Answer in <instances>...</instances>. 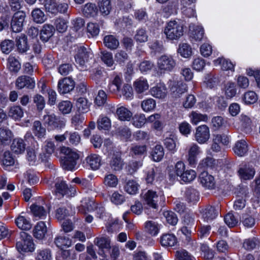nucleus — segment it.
Masks as SVG:
<instances>
[{
  "mask_svg": "<svg viewBox=\"0 0 260 260\" xmlns=\"http://www.w3.org/2000/svg\"><path fill=\"white\" fill-rule=\"evenodd\" d=\"M260 240L257 237H252L244 240L243 247L247 250L256 248L259 246Z\"/></svg>",
  "mask_w": 260,
  "mask_h": 260,
  "instance_id": "obj_31",
  "label": "nucleus"
},
{
  "mask_svg": "<svg viewBox=\"0 0 260 260\" xmlns=\"http://www.w3.org/2000/svg\"><path fill=\"white\" fill-rule=\"evenodd\" d=\"M98 127L99 129L109 130L111 127V121L107 117L100 118L97 122Z\"/></svg>",
  "mask_w": 260,
  "mask_h": 260,
  "instance_id": "obj_60",
  "label": "nucleus"
},
{
  "mask_svg": "<svg viewBox=\"0 0 260 260\" xmlns=\"http://www.w3.org/2000/svg\"><path fill=\"white\" fill-rule=\"evenodd\" d=\"M233 150L235 153L239 156H244L248 151V146L245 140H242L236 142Z\"/></svg>",
  "mask_w": 260,
  "mask_h": 260,
  "instance_id": "obj_27",
  "label": "nucleus"
},
{
  "mask_svg": "<svg viewBox=\"0 0 260 260\" xmlns=\"http://www.w3.org/2000/svg\"><path fill=\"white\" fill-rule=\"evenodd\" d=\"M20 241L17 242L16 247L19 252H32L35 249V245L32 237L25 232L19 233Z\"/></svg>",
  "mask_w": 260,
  "mask_h": 260,
  "instance_id": "obj_4",
  "label": "nucleus"
},
{
  "mask_svg": "<svg viewBox=\"0 0 260 260\" xmlns=\"http://www.w3.org/2000/svg\"><path fill=\"white\" fill-rule=\"evenodd\" d=\"M51 258V251L49 249H43L38 250L36 256L37 260H50Z\"/></svg>",
  "mask_w": 260,
  "mask_h": 260,
  "instance_id": "obj_63",
  "label": "nucleus"
},
{
  "mask_svg": "<svg viewBox=\"0 0 260 260\" xmlns=\"http://www.w3.org/2000/svg\"><path fill=\"white\" fill-rule=\"evenodd\" d=\"M8 115L15 120H19L23 116V109L20 106H14L10 108Z\"/></svg>",
  "mask_w": 260,
  "mask_h": 260,
  "instance_id": "obj_35",
  "label": "nucleus"
},
{
  "mask_svg": "<svg viewBox=\"0 0 260 260\" xmlns=\"http://www.w3.org/2000/svg\"><path fill=\"white\" fill-rule=\"evenodd\" d=\"M33 102L36 104L37 110L39 112L42 111L45 106V101L43 96L37 94L33 97Z\"/></svg>",
  "mask_w": 260,
  "mask_h": 260,
  "instance_id": "obj_59",
  "label": "nucleus"
},
{
  "mask_svg": "<svg viewBox=\"0 0 260 260\" xmlns=\"http://www.w3.org/2000/svg\"><path fill=\"white\" fill-rule=\"evenodd\" d=\"M201 213L204 220L208 222L217 217L218 209H216L214 206L209 205L202 209Z\"/></svg>",
  "mask_w": 260,
  "mask_h": 260,
  "instance_id": "obj_15",
  "label": "nucleus"
},
{
  "mask_svg": "<svg viewBox=\"0 0 260 260\" xmlns=\"http://www.w3.org/2000/svg\"><path fill=\"white\" fill-rule=\"evenodd\" d=\"M213 143L211 146V149L216 152H219L220 150L221 147L219 143H222L223 145H227L229 143V138L224 135H213Z\"/></svg>",
  "mask_w": 260,
  "mask_h": 260,
  "instance_id": "obj_13",
  "label": "nucleus"
},
{
  "mask_svg": "<svg viewBox=\"0 0 260 260\" xmlns=\"http://www.w3.org/2000/svg\"><path fill=\"white\" fill-rule=\"evenodd\" d=\"M215 64H220L223 70H234V65L231 61L222 58H219L214 60Z\"/></svg>",
  "mask_w": 260,
  "mask_h": 260,
  "instance_id": "obj_53",
  "label": "nucleus"
},
{
  "mask_svg": "<svg viewBox=\"0 0 260 260\" xmlns=\"http://www.w3.org/2000/svg\"><path fill=\"white\" fill-rule=\"evenodd\" d=\"M47 232V226L44 221H40L37 223L33 230V235L35 238L42 240Z\"/></svg>",
  "mask_w": 260,
  "mask_h": 260,
  "instance_id": "obj_21",
  "label": "nucleus"
},
{
  "mask_svg": "<svg viewBox=\"0 0 260 260\" xmlns=\"http://www.w3.org/2000/svg\"><path fill=\"white\" fill-rule=\"evenodd\" d=\"M175 256L177 260H194V257L184 249L177 251Z\"/></svg>",
  "mask_w": 260,
  "mask_h": 260,
  "instance_id": "obj_64",
  "label": "nucleus"
},
{
  "mask_svg": "<svg viewBox=\"0 0 260 260\" xmlns=\"http://www.w3.org/2000/svg\"><path fill=\"white\" fill-rule=\"evenodd\" d=\"M175 66V61L170 55H163L158 59L157 67L161 72H170Z\"/></svg>",
  "mask_w": 260,
  "mask_h": 260,
  "instance_id": "obj_7",
  "label": "nucleus"
},
{
  "mask_svg": "<svg viewBox=\"0 0 260 260\" xmlns=\"http://www.w3.org/2000/svg\"><path fill=\"white\" fill-rule=\"evenodd\" d=\"M54 193L60 198L64 196L74 197L76 194V189L74 186L68 185L64 180L58 178L55 183Z\"/></svg>",
  "mask_w": 260,
  "mask_h": 260,
  "instance_id": "obj_3",
  "label": "nucleus"
},
{
  "mask_svg": "<svg viewBox=\"0 0 260 260\" xmlns=\"http://www.w3.org/2000/svg\"><path fill=\"white\" fill-rule=\"evenodd\" d=\"M104 43L107 48L111 50H114L119 45L118 40L113 35H108L104 38Z\"/></svg>",
  "mask_w": 260,
  "mask_h": 260,
  "instance_id": "obj_33",
  "label": "nucleus"
},
{
  "mask_svg": "<svg viewBox=\"0 0 260 260\" xmlns=\"http://www.w3.org/2000/svg\"><path fill=\"white\" fill-rule=\"evenodd\" d=\"M54 243L58 248L63 249L71 246L72 240L65 236H59L55 238Z\"/></svg>",
  "mask_w": 260,
  "mask_h": 260,
  "instance_id": "obj_26",
  "label": "nucleus"
},
{
  "mask_svg": "<svg viewBox=\"0 0 260 260\" xmlns=\"http://www.w3.org/2000/svg\"><path fill=\"white\" fill-rule=\"evenodd\" d=\"M86 208L88 211H93L95 212L99 218H101L103 217L105 211L104 207L96 206L93 201H89L87 204Z\"/></svg>",
  "mask_w": 260,
  "mask_h": 260,
  "instance_id": "obj_40",
  "label": "nucleus"
},
{
  "mask_svg": "<svg viewBox=\"0 0 260 260\" xmlns=\"http://www.w3.org/2000/svg\"><path fill=\"white\" fill-rule=\"evenodd\" d=\"M178 52L182 56L185 58L191 56L192 53L190 46L186 43L180 44L178 49Z\"/></svg>",
  "mask_w": 260,
  "mask_h": 260,
  "instance_id": "obj_51",
  "label": "nucleus"
},
{
  "mask_svg": "<svg viewBox=\"0 0 260 260\" xmlns=\"http://www.w3.org/2000/svg\"><path fill=\"white\" fill-rule=\"evenodd\" d=\"M74 47L76 52L74 55L75 61L80 66L83 67L89 58H92L91 51L89 48L82 45L75 46Z\"/></svg>",
  "mask_w": 260,
  "mask_h": 260,
  "instance_id": "obj_5",
  "label": "nucleus"
},
{
  "mask_svg": "<svg viewBox=\"0 0 260 260\" xmlns=\"http://www.w3.org/2000/svg\"><path fill=\"white\" fill-rule=\"evenodd\" d=\"M61 152L64 155L61 160L62 167L64 170H73L77 164L78 154L71 148L66 147L61 148Z\"/></svg>",
  "mask_w": 260,
  "mask_h": 260,
  "instance_id": "obj_1",
  "label": "nucleus"
},
{
  "mask_svg": "<svg viewBox=\"0 0 260 260\" xmlns=\"http://www.w3.org/2000/svg\"><path fill=\"white\" fill-rule=\"evenodd\" d=\"M185 197L186 200L188 203H191L192 204L197 202L200 199L198 191L193 188H188L186 190Z\"/></svg>",
  "mask_w": 260,
  "mask_h": 260,
  "instance_id": "obj_30",
  "label": "nucleus"
},
{
  "mask_svg": "<svg viewBox=\"0 0 260 260\" xmlns=\"http://www.w3.org/2000/svg\"><path fill=\"white\" fill-rule=\"evenodd\" d=\"M118 180L117 177L113 174H108L105 177L104 183L110 187H115L118 184Z\"/></svg>",
  "mask_w": 260,
  "mask_h": 260,
  "instance_id": "obj_57",
  "label": "nucleus"
},
{
  "mask_svg": "<svg viewBox=\"0 0 260 260\" xmlns=\"http://www.w3.org/2000/svg\"><path fill=\"white\" fill-rule=\"evenodd\" d=\"M76 105L79 112L85 113L89 110L90 104L87 100L84 98H79L76 100Z\"/></svg>",
  "mask_w": 260,
  "mask_h": 260,
  "instance_id": "obj_37",
  "label": "nucleus"
},
{
  "mask_svg": "<svg viewBox=\"0 0 260 260\" xmlns=\"http://www.w3.org/2000/svg\"><path fill=\"white\" fill-rule=\"evenodd\" d=\"M200 147L196 144L190 146L187 152V159L189 165L193 166L197 164V156L200 153Z\"/></svg>",
  "mask_w": 260,
  "mask_h": 260,
  "instance_id": "obj_14",
  "label": "nucleus"
},
{
  "mask_svg": "<svg viewBox=\"0 0 260 260\" xmlns=\"http://www.w3.org/2000/svg\"><path fill=\"white\" fill-rule=\"evenodd\" d=\"M138 184L134 180L128 181L124 186V190L130 194H135L138 190Z\"/></svg>",
  "mask_w": 260,
  "mask_h": 260,
  "instance_id": "obj_50",
  "label": "nucleus"
},
{
  "mask_svg": "<svg viewBox=\"0 0 260 260\" xmlns=\"http://www.w3.org/2000/svg\"><path fill=\"white\" fill-rule=\"evenodd\" d=\"M200 182L205 187L213 189L215 185L213 176L209 174L207 172H203L200 175Z\"/></svg>",
  "mask_w": 260,
  "mask_h": 260,
  "instance_id": "obj_16",
  "label": "nucleus"
},
{
  "mask_svg": "<svg viewBox=\"0 0 260 260\" xmlns=\"http://www.w3.org/2000/svg\"><path fill=\"white\" fill-rule=\"evenodd\" d=\"M26 159L29 164L31 166L35 165L37 161V153L32 148H28L26 149Z\"/></svg>",
  "mask_w": 260,
  "mask_h": 260,
  "instance_id": "obj_52",
  "label": "nucleus"
},
{
  "mask_svg": "<svg viewBox=\"0 0 260 260\" xmlns=\"http://www.w3.org/2000/svg\"><path fill=\"white\" fill-rule=\"evenodd\" d=\"M142 198L144 203L153 208L156 209L158 207L160 197L156 191L152 190H148L143 191L141 194Z\"/></svg>",
  "mask_w": 260,
  "mask_h": 260,
  "instance_id": "obj_8",
  "label": "nucleus"
},
{
  "mask_svg": "<svg viewBox=\"0 0 260 260\" xmlns=\"http://www.w3.org/2000/svg\"><path fill=\"white\" fill-rule=\"evenodd\" d=\"M160 242L162 246L172 247L176 244L177 239L173 234H166L161 236Z\"/></svg>",
  "mask_w": 260,
  "mask_h": 260,
  "instance_id": "obj_29",
  "label": "nucleus"
},
{
  "mask_svg": "<svg viewBox=\"0 0 260 260\" xmlns=\"http://www.w3.org/2000/svg\"><path fill=\"white\" fill-rule=\"evenodd\" d=\"M17 226L22 230H29L31 228L30 221L24 216H19L15 220Z\"/></svg>",
  "mask_w": 260,
  "mask_h": 260,
  "instance_id": "obj_41",
  "label": "nucleus"
},
{
  "mask_svg": "<svg viewBox=\"0 0 260 260\" xmlns=\"http://www.w3.org/2000/svg\"><path fill=\"white\" fill-rule=\"evenodd\" d=\"M224 219L225 223L230 228H233L236 226L239 222L238 218L235 217L233 213L231 212L228 213L225 216Z\"/></svg>",
  "mask_w": 260,
  "mask_h": 260,
  "instance_id": "obj_62",
  "label": "nucleus"
},
{
  "mask_svg": "<svg viewBox=\"0 0 260 260\" xmlns=\"http://www.w3.org/2000/svg\"><path fill=\"white\" fill-rule=\"evenodd\" d=\"M25 17V13L23 11H18L14 14L11 22V27L13 32L21 31Z\"/></svg>",
  "mask_w": 260,
  "mask_h": 260,
  "instance_id": "obj_9",
  "label": "nucleus"
},
{
  "mask_svg": "<svg viewBox=\"0 0 260 260\" xmlns=\"http://www.w3.org/2000/svg\"><path fill=\"white\" fill-rule=\"evenodd\" d=\"M32 131L34 134L39 138L43 137L46 134V128L44 127L40 121L34 122Z\"/></svg>",
  "mask_w": 260,
  "mask_h": 260,
  "instance_id": "obj_46",
  "label": "nucleus"
},
{
  "mask_svg": "<svg viewBox=\"0 0 260 260\" xmlns=\"http://www.w3.org/2000/svg\"><path fill=\"white\" fill-rule=\"evenodd\" d=\"M216 165V160L212 157H207L203 159L199 165L200 168H213Z\"/></svg>",
  "mask_w": 260,
  "mask_h": 260,
  "instance_id": "obj_61",
  "label": "nucleus"
},
{
  "mask_svg": "<svg viewBox=\"0 0 260 260\" xmlns=\"http://www.w3.org/2000/svg\"><path fill=\"white\" fill-rule=\"evenodd\" d=\"M151 94L158 99L164 98L167 94V89L163 84H159L152 87L150 90Z\"/></svg>",
  "mask_w": 260,
  "mask_h": 260,
  "instance_id": "obj_28",
  "label": "nucleus"
},
{
  "mask_svg": "<svg viewBox=\"0 0 260 260\" xmlns=\"http://www.w3.org/2000/svg\"><path fill=\"white\" fill-rule=\"evenodd\" d=\"M176 137L172 134H170L164 140V144L165 147L170 151L174 152L176 151Z\"/></svg>",
  "mask_w": 260,
  "mask_h": 260,
  "instance_id": "obj_44",
  "label": "nucleus"
},
{
  "mask_svg": "<svg viewBox=\"0 0 260 260\" xmlns=\"http://www.w3.org/2000/svg\"><path fill=\"white\" fill-rule=\"evenodd\" d=\"M210 137V129L208 126L204 124L197 127L194 137L199 144H203L207 143Z\"/></svg>",
  "mask_w": 260,
  "mask_h": 260,
  "instance_id": "obj_11",
  "label": "nucleus"
},
{
  "mask_svg": "<svg viewBox=\"0 0 260 260\" xmlns=\"http://www.w3.org/2000/svg\"><path fill=\"white\" fill-rule=\"evenodd\" d=\"M8 63V68L11 72L17 73L21 68V64L15 57H9Z\"/></svg>",
  "mask_w": 260,
  "mask_h": 260,
  "instance_id": "obj_54",
  "label": "nucleus"
},
{
  "mask_svg": "<svg viewBox=\"0 0 260 260\" xmlns=\"http://www.w3.org/2000/svg\"><path fill=\"white\" fill-rule=\"evenodd\" d=\"M240 177L243 180H250L253 178L255 174V170L252 167L244 166L238 171Z\"/></svg>",
  "mask_w": 260,
  "mask_h": 260,
  "instance_id": "obj_25",
  "label": "nucleus"
},
{
  "mask_svg": "<svg viewBox=\"0 0 260 260\" xmlns=\"http://www.w3.org/2000/svg\"><path fill=\"white\" fill-rule=\"evenodd\" d=\"M11 150L16 154H20L24 152L25 144L21 139H15L11 145Z\"/></svg>",
  "mask_w": 260,
  "mask_h": 260,
  "instance_id": "obj_34",
  "label": "nucleus"
},
{
  "mask_svg": "<svg viewBox=\"0 0 260 260\" xmlns=\"http://www.w3.org/2000/svg\"><path fill=\"white\" fill-rule=\"evenodd\" d=\"M14 47V41L10 40H5L1 44V48L2 52L7 54L11 52Z\"/></svg>",
  "mask_w": 260,
  "mask_h": 260,
  "instance_id": "obj_58",
  "label": "nucleus"
},
{
  "mask_svg": "<svg viewBox=\"0 0 260 260\" xmlns=\"http://www.w3.org/2000/svg\"><path fill=\"white\" fill-rule=\"evenodd\" d=\"M124 165V162L121 159V155L118 152L114 153L110 162V166L113 171L121 170Z\"/></svg>",
  "mask_w": 260,
  "mask_h": 260,
  "instance_id": "obj_23",
  "label": "nucleus"
},
{
  "mask_svg": "<svg viewBox=\"0 0 260 260\" xmlns=\"http://www.w3.org/2000/svg\"><path fill=\"white\" fill-rule=\"evenodd\" d=\"M225 95L227 99H231L237 93V89L234 83L228 82L224 87Z\"/></svg>",
  "mask_w": 260,
  "mask_h": 260,
  "instance_id": "obj_45",
  "label": "nucleus"
},
{
  "mask_svg": "<svg viewBox=\"0 0 260 260\" xmlns=\"http://www.w3.org/2000/svg\"><path fill=\"white\" fill-rule=\"evenodd\" d=\"M151 155L155 161H160L164 156L163 147L160 145H156L152 152Z\"/></svg>",
  "mask_w": 260,
  "mask_h": 260,
  "instance_id": "obj_48",
  "label": "nucleus"
},
{
  "mask_svg": "<svg viewBox=\"0 0 260 260\" xmlns=\"http://www.w3.org/2000/svg\"><path fill=\"white\" fill-rule=\"evenodd\" d=\"M16 45L17 50L20 53L26 52L29 48V46L27 44V37L22 34L16 38Z\"/></svg>",
  "mask_w": 260,
  "mask_h": 260,
  "instance_id": "obj_20",
  "label": "nucleus"
},
{
  "mask_svg": "<svg viewBox=\"0 0 260 260\" xmlns=\"http://www.w3.org/2000/svg\"><path fill=\"white\" fill-rule=\"evenodd\" d=\"M145 229L146 231L152 236L157 235L159 231L158 224L153 221H147L145 223Z\"/></svg>",
  "mask_w": 260,
  "mask_h": 260,
  "instance_id": "obj_56",
  "label": "nucleus"
},
{
  "mask_svg": "<svg viewBox=\"0 0 260 260\" xmlns=\"http://www.w3.org/2000/svg\"><path fill=\"white\" fill-rule=\"evenodd\" d=\"M116 112L118 119L121 121H128L132 116V112L123 106L118 108Z\"/></svg>",
  "mask_w": 260,
  "mask_h": 260,
  "instance_id": "obj_36",
  "label": "nucleus"
},
{
  "mask_svg": "<svg viewBox=\"0 0 260 260\" xmlns=\"http://www.w3.org/2000/svg\"><path fill=\"white\" fill-rule=\"evenodd\" d=\"M35 79L26 75H22L18 77L15 81L16 87L18 89H22L24 88L32 89L35 88Z\"/></svg>",
  "mask_w": 260,
  "mask_h": 260,
  "instance_id": "obj_12",
  "label": "nucleus"
},
{
  "mask_svg": "<svg viewBox=\"0 0 260 260\" xmlns=\"http://www.w3.org/2000/svg\"><path fill=\"white\" fill-rule=\"evenodd\" d=\"M31 16L34 21L38 23H42L46 19L44 12L39 8H36L32 11Z\"/></svg>",
  "mask_w": 260,
  "mask_h": 260,
  "instance_id": "obj_49",
  "label": "nucleus"
},
{
  "mask_svg": "<svg viewBox=\"0 0 260 260\" xmlns=\"http://www.w3.org/2000/svg\"><path fill=\"white\" fill-rule=\"evenodd\" d=\"M94 243L102 250L111 247V240L108 236L96 237L94 239Z\"/></svg>",
  "mask_w": 260,
  "mask_h": 260,
  "instance_id": "obj_32",
  "label": "nucleus"
},
{
  "mask_svg": "<svg viewBox=\"0 0 260 260\" xmlns=\"http://www.w3.org/2000/svg\"><path fill=\"white\" fill-rule=\"evenodd\" d=\"M44 123L48 129H55L63 128L66 123L64 118H59L54 114H47L43 116Z\"/></svg>",
  "mask_w": 260,
  "mask_h": 260,
  "instance_id": "obj_6",
  "label": "nucleus"
},
{
  "mask_svg": "<svg viewBox=\"0 0 260 260\" xmlns=\"http://www.w3.org/2000/svg\"><path fill=\"white\" fill-rule=\"evenodd\" d=\"M201 255L206 260L212 259L214 256V251L205 244H202L200 246Z\"/></svg>",
  "mask_w": 260,
  "mask_h": 260,
  "instance_id": "obj_38",
  "label": "nucleus"
},
{
  "mask_svg": "<svg viewBox=\"0 0 260 260\" xmlns=\"http://www.w3.org/2000/svg\"><path fill=\"white\" fill-rule=\"evenodd\" d=\"M30 210L34 216L39 218H43L47 215V211L45 208L37 204H32L30 206Z\"/></svg>",
  "mask_w": 260,
  "mask_h": 260,
  "instance_id": "obj_39",
  "label": "nucleus"
},
{
  "mask_svg": "<svg viewBox=\"0 0 260 260\" xmlns=\"http://www.w3.org/2000/svg\"><path fill=\"white\" fill-rule=\"evenodd\" d=\"M55 32V28L52 25L45 24L40 31V39L44 42H47Z\"/></svg>",
  "mask_w": 260,
  "mask_h": 260,
  "instance_id": "obj_17",
  "label": "nucleus"
},
{
  "mask_svg": "<svg viewBox=\"0 0 260 260\" xmlns=\"http://www.w3.org/2000/svg\"><path fill=\"white\" fill-rule=\"evenodd\" d=\"M189 29L190 37L195 41H200L203 39L204 32L202 26L190 24Z\"/></svg>",
  "mask_w": 260,
  "mask_h": 260,
  "instance_id": "obj_24",
  "label": "nucleus"
},
{
  "mask_svg": "<svg viewBox=\"0 0 260 260\" xmlns=\"http://www.w3.org/2000/svg\"><path fill=\"white\" fill-rule=\"evenodd\" d=\"M87 164L93 170H98L101 166V158L96 154H91L86 158Z\"/></svg>",
  "mask_w": 260,
  "mask_h": 260,
  "instance_id": "obj_22",
  "label": "nucleus"
},
{
  "mask_svg": "<svg viewBox=\"0 0 260 260\" xmlns=\"http://www.w3.org/2000/svg\"><path fill=\"white\" fill-rule=\"evenodd\" d=\"M189 118L192 123L197 124L201 121H207L208 116L206 114H202L197 111H192L189 114Z\"/></svg>",
  "mask_w": 260,
  "mask_h": 260,
  "instance_id": "obj_43",
  "label": "nucleus"
},
{
  "mask_svg": "<svg viewBox=\"0 0 260 260\" xmlns=\"http://www.w3.org/2000/svg\"><path fill=\"white\" fill-rule=\"evenodd\" d=\"M134 86L138 93L143 92L147 90L149 87L147 80L144 78H140L134 82Z\"/></svg>",
  "mask_w": 260,
  "mask_h": 260,
  "instance_id": "obj_42",
  "label": "nucleus"
},
{
  "mask_svg": "<svg viewBox=\"0 0 260 260\" xmlns=\"http://www.w3.org/2000/svg\"><path fill=\"white\" fill-rule=\"evenodd\" d=\"M97 8L95 4L88 3L86 4L83 9V13L87 17H93L97 13Z\"/></svg>",
  "mask_w": 260,
  "mask_h": 260,
  "instance_id": "obj_47",
  "label": "nucleus"
},
{
  "mask_svg": "<svg viewBox=\"0 0 260 260\" xmlns=\"http://www.w3.org/2000/svg\"><path fill=\"white\" fill-rule=\"evenodd\" d=\"M170 86H171L170 89L175 98H179L182 93L187 90L186 85L183 83H179L172 81L171 82Z\"/></svg>",
  "mask_w": 260,
  "mask_h": 260,
  "instance_id": "obj_19",
  "label": "nucleus"
},
{
  "mask_svg": "<svg viewBox=\"0 0 260 260\" xmlns=\"http://www.w3.org/2000/svg\"><path fill=\"white\" fill-rule=\"evenodd\" d=\"M72 104L69 101H63L59 103L58 108L60 112L63 114H67L71 112L72 109Z\"/></svg>",
  "mask_w": 260,
  "mask_h": 260,
  "instance_id": "obj_55",
  "label": "nucleus"
},
{
  "mask_svg": "<svg viewBox=\"0 0 260 260\" xmlns=\"http://www.w3.org/2000/svg\"><path fill=\"white\" fill-rule=\"evenodd\" d=\"M75 87V82L70 77H65L58 82L57 91L60 94L68 93Z\"/></svg>",
  "mask_w": 260,
  "mask_h": 260,
  "instance_id": "obj_10",
  "label": "nucleus"
},
{
  "mask_svg": "<svg viewBox=\"0 0 260 260\" xmlns=\"http://www.w3.org/2000/svg\"><path fill=\"white\" fill-rule=\"evenodd\" d=\"M98 7L101 14L107 16L112 10L111 0H99Z\"/></svg>",
  "mask_w": 260,
  "mask_h": 260,
  "instance_id": "obj_18",
  "label": "nucleus"
},
{
  "mask_svg": "<svg viewBox=\"0 0 260 260\" xmlns=\"http://www.w3.org/2000/svg\"><path fill=\"white\" fill-rule=\"evenodd\" d=\"M183 25L175 20L169 21L164 29L167 39L173 41L178 40L183 35Z\"/></svg>",
  "mask_w": 260,
  "mask_h": 260,
  "instance_id": "obj_2",
  "label": "nucleus"
}]
</instances>
